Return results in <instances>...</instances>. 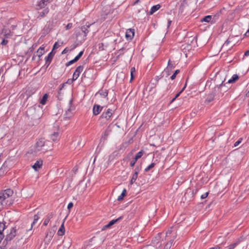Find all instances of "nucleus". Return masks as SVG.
I'll use <instances>...</instances> for the list:
<instances>
[{
  "label": "nucleus",
  "mask_w": 249,
  "mask_h": 249,
  "mask_svg": "<svg viewBox=\"0 0 249 249\" xmlns=\"http://www.w3.org/2000/svg\"><path fill=\"white\" fill-rule=\"evenodd\" d=\"M53 216V213H51L49 214H48L46 216V218L45 219L44 222H43V225L47 226L48 224L49 223L50 219L52 218Z\"/></svg>",
  "instance_id": "nucleus-22"
},
{
  "label": "nucleus",
  "mask_w": 249,
  "mask_h": 249,
  "mask_svg": "<svg viewBox=\"0 0 249 249\" xmlns=\"http://www.w3.org/2000/svg\"><path fill=\"white\" fill-rule=\"evenodd\" d=\"M176 98H175V97L174 98H173V99L171 101V103L173 102L176 100Z\"/></svg>",
  "instance_id": "nucleus-62"
},
{
  "label": "nucleus",
  "mask_w": 249,
  "mask_h": 249,
  "mask_svg": "<svg viewBox=\"0 0 249 249\" xmlns=\"http://www.w3.org/2000/svg\"><path fill=\"white\" fill-rule=\"evenodd\" d=\"M20 232L16 227H13L10 229V232L6 235L3 244L6 246L9 242H10L15 237L18 236Z\"/></svg>",
  "instance_id": "nucleus-4"
},
{
  "label": "nucleus",
  "mask_w": 249,
  "mask_h": 249,
  "mask_svg": "<svg viewBox=\"0 0 249 249\" xmlns=\"http://www.w3.org/2000/svg\"><path fill=\"white\" fill-rule=\"evenodd\" d=\"M239 79V76L237 74H234L232 77L229 80L228 83H232L235 82L236 80Z\"/></svg>",
  "instance_id": "nucleus-25"
},
{
  "label": "nucleus",
  "mask_w": 249,
  "mask_h": 249,
  "mask_svg": "<svg viewBox=\"0 0 249 249\" xmlns=\"http://www.w3.org/2000/svg\"><path fill=\"white\" fill-rule=\"evenodd\" d=\"M122 218V216H120V217H119L117 219H113L111 221H110L109 223H108V225L110 226H112L113 225H114L115 223H116L118 221H119V220L121 219Z\"/></svg>",
  "instance_id": "nucleus-34"
},
{
  "label": "nucleus",
  "mask_w": 249,
  "mask_h": 249,
  "mask_svg": "<svg viewBox=\"0 0 249 249\" xmlns=\"http://www.w3.org/2000/svg\"><path fill=\"white\" fill-rule=\"evenodd\" d=\"M83 53H84V51H81L79 54L75 57V58L69 61L68 62H67L66 64V67H68L69 66H70L73 63L77 62L80 58L82 56V55L83 54Z\"/></svg>",
  "instance_id": "nucleus-11"
},
{
  "label": "nucleus",
  "mask_w": 249,
  "mask_h": 249,
  "mask_svg": "<svg viewBox=\"0 0 249 249\" xmlns=\"http://www.w3.org/2000/svg\"><path fill=\"white\" fill-rule=\"evenodd\" d=\"M64 221H63V223L61 225L60 227L59 228L57 231V234L59 236H62L65 233V228L64 226Z\"/></svg>",
  "instance_id": "nucleus-19"
},
{
  "label": "nucleus",
  "mask_w": 249,
  "mask_h": 249,
  "mask_svg": "<svg viewBox=\"0 0 249 249\" xmlns=\"http://www.w3.org/2000/svg\"><path fill=\"white\" fill-rule=\"evenodd\" d=\"M26 113L29 117L39 118L42 114V110L39 105L29 107Z\"/></svg>",
  "instance_id": "nucleus-1"
},
{
  "label": "nucleus",
  "mask_w": 249,
  "mask_h": 249,
  "mask_svg": "<svg viewBox=\"0 0 249 249\" xmlns=\"http://www.w3.org/2000/svg\"><path fill=\"white\" fill-rule=\"evenodd\" d=\"M171 22H172V21L171 20L169 19L168 20V24H167V28H168L170 27V26L171 24Z\"/></svg>",
  "instance_id": "nucleus-54"
},
{
  "label": "nucleus",
  "mask_w": 249,
  "mask_h": 249,
  "mask_svg": "<svg viewBox=\"0 0 249 249\" xmlns=\"http://www.w3.org/2000/svg\"><path fill=\"white\" fill-rule=\"evenodd\" d=\"M71 109L70 108L66 111V113L65 114V118L70 119L71 117Z\"/></svg>",
  "instance_id": "nucleus-32"
},
{
  "label": "nucleus",
  "mask_w": 249,
  "mask_h": 249,
  "mask_svg": "<svg viewBox=\"0 0 249 249\" xmlns=\"http://www.w3.org/2000/svg\"><path fill=\"white\" fill-rule=\"evenodd\" d=\"M55 53V52H53V51H52V52L48 54L47 56L45 57V60L46 62V65H47V67H48L51 64Z\"/></svg>",
  "instance_id": "nucleus-9"
},
{
  "label": "nucleus",
  "mask_w": 249,
  "mask_h": 249,
  "mask_svg": "<svg viewBox=\"0 0 249 249\" xmlns=\"http://www.w3.org/2000/svg\"><path fill=\"white\" fill-rule=\"evenodd\" d=\"M176 98H175V97L174 98H173V99L171 101V103L173 102L176 100Z\"/></svg>",
  "instance_id": "nucleus-63"
},
{
  "label": "nucleus",
  "mask_w": 249,
  "mask_h": 249,
  "mask_svg": "<svg viewBox=\"0 0 249 249\" xmlns=\"http://www.w3.org/2000/svg\"><path fill=\"white\" fill-rule=\"evenodd\" d=\"M233 38V37H230L224 43V44L223 45L222 48H224L226 47H227L230 43L231 42V39Z\"/></svg>",
  "instance_id": "nucleus-35"
},
{
  "label": "nucleus",
  "mask_w": 249,
  "mask_h": 249,
  "mask_svg": "<svg viewBox=\"0 0 249 249\" xmlns=\"http://www.w3.org/2000/svg\"><path fill=\"white\" fill-rule=\"evenodd\" d=\"M174 68V64L171 63V61L169 60L168 62V66L164 70L162 73H166L167 75H169V72Z\"/></svg>",
  "instance_id": "nucleus-13"
},
{
  "label": "nucleus",
  "mask_w": 249,
  "mask_h": 249,
  "mask_svg": "<svg viewBox=\"0 0 249 249\" xmlns=\"http://www.w3.org/2000/svg\"><path fill=\"white\" fill-rule=\"evenodd\" d=\"M135 31L134 29H128L126 30L125 33V37L127 40H131L134 36Z\"/></svg>",
  "instance_id": "nucleus-10"
},
{
  "label": "nucleus",
  "mask_w": 249,
  "mask_h": 249,
  "mask_svg": "<svg viewBox=\"0 0 249 249\" xmlns=\"http://www.w3.org/2000/svg\"><path fill=\"white\" fill-rule=\"evenodd\" d=\"M225 84H224L223 82H222L219 86L215 87L214 91L217 92L219 97L222 96L224 92L228 90L229 88L225 86Z\"/></svg>",
  "instance_id": "nucleus-6"
},
{
  "label": "nucleus",
  "mask_w": 249,
  "mask_h": 249,
  "mask_svg": "<svg viewBox=\"0 0 249 249\" xmlns=\"http://www.w3.org/2000/svg\"><path fill=\"white\" fill-rule=\"evenodd\" d=\"M59 47H60V45H59L57 42H55L53 45L52 51H53L54 50L57 49Z\"/></svg>",
  "instance_id": "nucleus-45"
},
{
  "label": "nucleus",
  "mask_w": 249,
  "mask_h": 249,
  "mask_svg": "<svg viewBox=\"0 0 249 249\" xmlns=\"http://www.w3.org/2000/svg\"><path fill=\"white\" fill-rule=\"evenodd\" d=\"M212 18V17L211 16L208 15L204 17L203 18L201 19V22H209L211 20Z\"/></svg>",
  "instance_id": "nucleus-27"
},
{
  "label": "nucleus",
  "mask_w": 249,
  "mask_h": 249,
  "mask_svg": "<svg viewBox=\"0 0 249 249\" xmlns=\"http://www.w3.org/2000/svg\"><path fill=\"white\" fill-rule=\"evenodd\" d=\"M247 96H249V91L246 94Z\"/></svg>",
  "instance_id": "nucleus-64"
},
{
  "label": "nucleus",
  "mask_w": 249,
  "mask_h": 249,
  "mask_svg": "<svg viewBox=\"0 0 249 249\" xmlns=\"http://www.w3.org/2000/svg\"><path fill=\"white\" fill-rule=\"evenodd\" d=\"M53 235V232L50 231L48 232L46 235L45 239L47 240L49 242L52 239Z\"/></svg>",
  "instance_id": "nucleus-26"
},
{
  "label": "nucleus",
  "mask_w": 249,
  "mask_h": 249,
  "mask_svg": "<svg viewBox=\"0 0 249 249\" xmlns=\"http://www.w3.org/2000/svg\"><path fill=\"white\" fill-rule=\"evenodd\" d=\"M13 194V191L10 189H7L0 192V210L2 208L6 199L11 196Z\"/></svg>",
  "instance_id": "nucleus-3"
},
{
  "label": "nucleus",
  "mask_w": 249,
  "mask_h": 249,
  "mask_svg": "<svg viewBox=\"0 0 249 249\" xmlns=\"http://www.w3.org/2000/svg\"><path fill=\"white\" fill-rule=\"evenodd\" d=\"M49 9L48 8L44 9L42 11L38 12V18H43L45 15L47 14L49 12Z\"/></svg>",
  "instance_id": "nucleus-18"
},
{
  "label": "nucleus",
  "mask_w": 249,
  "mask_h": 249,
  "mask_svg": "<svg viewBox=\"0 0 249 249\" xmlns=\"http://www.w3.org/2000/svg\"><path fill=\"white\" fill-rule=\"evenodd\" d=\"M77 170H78V169L76 167H74V168L73 169V170L75 172H76Z\"/></svg>",
  "instance_id": "nucleus-60"
},
{
  "label": "nucleus",
  "mask_w": 249,
  "mask_h": 249,
  "mask_svg": "<svg viewBox=\"0 0 249 249\" xmlns=\"http://www.w3.org/2000/svg\"><path fill=\"white\" fill-rule=\"evenodd\" d=\"M174 229V228L172 227L169 229L168 230V231H166V237H168L169 235H170L172 233V232L173 231Z\"/></svg>",
  "instance_id": "nucleus-40"
},
{
  "label": "nucleus",
  "mask_w": 249,
  "mask_h": 249,
  "mask_svg": "<svg viewBox=\"0 0 249 249\" xmlns=\"http://www.w3.org/2000/svg\"><path fill=\"white\" fill-rule=\"evenodd\" d=\"M138 175H137V173H134L133 174L132 177L130 181V184L131 185H132L135 182V181L136 180V179L137 178Z\"/></svg>",
  "instance_id": "nucleus-31"
},
{
  "label": "nucleus",
  "mask_w": 249,
  "mask_h": 249,
  "mask_svg": "<svg viewBox=\"0 0 249 249\" xmlns=\"http://www.w3.org/2000/svg\"><path fill=\"white\" fill-rule=\"evenodd\" d=\"M244 36H249V29L246 32V33L245 34Z\"/></svg>",
  "instance_id": "nucleus-57"
},
{
  "label": "nucleus",
  "mask_w": 249,
  "mask_h": 249,
  "mask_svg": "<svg viewBox=\"0 0 249 249\" xmlns=\"http://www.w3.org/2000/svg\"><path fill=\"white\" fill-rule=\"evenodd\" d=\"M8 40L6 39L5 38H4L2 39V42H1V44L2 45H5L7 44Z\"/></svg>",
  "instance_id": "nucleus-49"
},
{
  "label": "nucleus",
  "mask_w": 249,
  "mask_h": 249,
  "mask_svg": "<svg viewBox=\"0 0 249 249\" xmlns=\"http://www.w3.org/2000/svg\"><path fill=\"white\" fill-rule=\"evenodd\" d=\"M182 92V91H180L178 93L175 97V98H177L180 94V93Z\"/></svg>",
  "instance_id": "nucleus-55"
},
{
  "label": "nucleus",
  "mask_w": 249,
  "mask_h": 249,
  "mask_svg": "<svg viewBox=\"0 0 249 249\" xmlns=\"http://www.w3.org/2000/svg\"><path fill=\"white\" fill-rule=\"evenodd\" d=\"M3 168H4V167L3 165L2 167L0 169V177L4 174V171L3 170Z\"/></svg>",
  "instance_id": "nucleus-46"
},
{
  "label": "nucleus",
  "mask_w": 249,
  "mask_h": 249,
  "mask_svg": "<svg viewBox=\"0 0 249 249\" xmlns=\"http://www.w3.org/2000/svg\"><path fill=\"white\" fill-rule=\"evenodd\" d=\"M237 244L238 242L232 244L228 247V249H234L235 248V247L237 245Z\"/></svg>",
  "instance_id": "nucleus-41"
},
{
  "label": "nucleus",
  "mask_w": 249,
  "mask_h": 249,
  "mask_svg": "<svg viewBox=\"0 0 249 249\" xmlns=\"http://www.w3.org/2000/svg\"><path fill=\"white\" fill-rule=\"evenodd\" d=\"M73 204L72 202H70L68 204V209H69V210H71V209L73 207Z\"/></svg>",
  "instance_id": "nucleus-51"
},
{
  "label": "nucleus",
  "mask_w": 249,
  "mask_h": 249,
  "mask_svg": "<svg viewBox=\"0 0 249 249\" xmlns=\"http://www.w3.org/2000/svg\"><path fill=\"white\" fill-rule=\"evenodd\" d=\"M160 8V4H157V5L153 6L151 8V10L150 11V14L152 15L156 11L158 10Z\"/></svg>",
  "instance_id": "nucleus-23"
},
{
  "label": "nucleus",
  "mask_w": 249,
  "mask_h": 249,
  "mask_svg": "<svg viewBox=\"0 0 249 249\" xmlns=\"http://www.w3.org/2000/svg\"><path fill=\"white\" fill-rule=\"evenodd\" d=\"M44 47L42 46H40L36 51V53L39 58L44 53Z\"/></svg>",
  "instance_id": "nucleus-17"
},
{
  "label": "nucleus",
  "mask_w": 249,
  "mask_h": 249,
  "mask_svg": "<svg viewBox=\"0 0 249 249\" xmlns=\"http://www.w3.org/2000/svg\"><path fill=\"white\" fill-rule=\"evenodd\" d=\"M104 108V107H101L99 105L95 104L93 107V114L94 115H98Z\"/></svg>",
  "instance_id": "nucleus-12"
},
{
  "label": "nucleus",
  "mask_w": 249,
  "mask_h": 249,
  "mask_svg": "<svg viewBox=\"0 0 249 249\" xmlns=\"http://www.w3.org/2000/svg\"><path fill=\"white\" fill-rule=\"evenodd\" d=\"M72 24L71 23H68L65 27L66 30H69L71 28Z\"/></svg>",
  "instance_id": "nucleus-47"
},
{
  "label": "nucleus",
  "mask_w": 249,
  "mask_h": 249,
  "mask_svg": "<svg viewBox=\"0 0 249 249\" xmlns=\"http://www.w3.org/2000/svg\"><path fill=\"white\" fill-rule=\"evenodd\" d=\"M185 4H186V3L183 1L180 5L179 10L181 11V13L183 12V9Z\"/></svg>",
  "instance_id": "nucleus-43"
},
{
  "label": "nucleus",
  "mask_w": 249,
  "mask_h": 249,
  "mask_svg": "<svg viewBox=\"0 0 249 249\" xmlns=\"http://www.w3.org/2000/svg\"><path fill=\"white\" fill-rule=\"evenodd\" d=\"M124 50V48H122L120 49L118 51V53H119V55H122V54H123L124 53V52H123Z\"/></svg>",
  "instance_id": "nucleus-52"
},
{
  "label": "nucleus",
  "mask_w": 249,
  "mask_h": 249,
  "mask_svg": "<svg viewBox=\"0 0 249 249\" xmlns=\"http://www.w3.org/2000/svg\"><path fill=\"white\" fill-rule=\"evenodd\" d=\"M144 153V151L143 150H141V151L139 152L138 153H137V154L136 155V156H135V158L138 160L140 158H141L142 156L143 155Z\"/></svg>",
  "instance_id": "nucleus-37"
},
{
  "label": "nucleus",
  "mask_w": 249,
  "mask_h": 249,
  "mask_svg": "<svg viewBox=\"0 0 249 249\" xmlns=\"http://www.w3.org/2000/svg\"><path fill=\"white\" fill-rule=\"evenodd\" d=\"M136 72V70L135 67H132L131 68L130 71V74H131V79L130 82H131L134 78L135 75L134 73Z\"/></svg>",
  "instance_id": "nucleus-30"
},
{
  "label": "nucleus",
  "mask_w": 249,
  "mask_h": 249,
  "mask_svg": "<svg viewBox=\"0 0 249 249\" xmlns=\"http://www.w3.org/2000/svg\"><path fill=\"white\" fill-rule=\"evenodd\" d=\"M2 33L5 38H9L12 36L11 31L8 29H3Z\"/></svg>",
  "instance_id": "nucleus-16"
},
{
  "label": "nucleus",
  "mask_w": 249,
  "mask_h": 249,
  "mask_svg": "<svg viewBox=\"0 0 249 249\" xmlns=\"http://www.w3.org/2000/svg\"><path fill=\"white\" fill-rule=\"evenodd\" d=\"M179 72V70H177L175 71L173 74L170 77L171 79L174 80L176 77L177 75Z\"/></svg>",
  "instance_id": "nucleus-39"
},
{
  "label": "nucleus",
  "mask_w": 249,
  "mask_h": 249,
  "mask_svg": "<svg viewBox=\"0 0 249 249\" xmlns=\"http://www.w3.org/2000/svg\"><path fill=\"white\" fill-rule=\"evenodd\" d=\"M141 170V166L136 167L135 169L134 173H137V174L138 175V174Z\"/></svg>",
  "instance_id": "nucleus-44"
},
{
  "label": "nucleus",
  "mask_w": 249,
  "mask_h": 249,
  "mask_svg": "<svg viewBox=\"0 0 249 249\" xmlns=\"http://www.w3.org/2000/svg\"><path fill=\"white\" fill-rule=\"evenodd\" d=\"M208 194H209V193L207 192V193L202 195L201 196V198L204 199V198H206L208 196Z\"/></svg>",
  "instance_id": "nucleus-50"
},
{
  "label": "nucleus",
  "mask_w": 249,
  "mask_h": 249,
  "mask_svg": "<svg viewBox=\"0 0 249 249\" xmlns=\"http://www.w3.org/2000/svg\"><path fill=\"white\" fill-rule=\"evenodd\" d=\"M100 95L101 97L106 98L107 100H108V90L105 89H101L99 90L96 94V95Z\"/></svg>",
  "instance_id": "nucleus-14"
},
{
  "label": "nucleus",
  "mask_w": 249,
  "mask_h": 249,
  "mask_svg": "<svg viewBox=\"0 0 249 249\" xmlns=\"http://www.w3.org/2000/svg\"><path fill=\"white\" fill-rule=\"evenodd\" d=\"M39 219V216L38 215V213L35 214L34 217V221L32 224V227L34 225H35L36 223Z\"/></svg>",
  "instance_id": "nucleus-33"
},
{
  "label": "nucleus",
  "mask_w": 249,
  "mask_h": 249,
  "mask_svg": "<svg viewBox=\"0 0 249 249\" xmlns=\"http://www.w3.org/2000/svg\"><path fill=\"white\" fill-rule=\"evenodd\" d=\"M48 94L46 93V94H44L43 97L40 101V102H39L40 104H41L42 105H45L47 102V101L48 100Z\"/></svg>",
  "instance_id": "nucleus-24"
},
{
  "label": "nucleus",
  "mask_w": 249,
  "mask_h": 249,
  "mask_svg": "<svg viewBox=\"0 0 249 249\" xmlns=\"http://www.w3.org/2000/svg\"><path fill=\"white\" fill-rule=\"evenodd\" d=\"M43 164L42 160H37L36 161L35 164L32 166L33 168H34L36 171H37L38 169L40 168Z\"/></svg>",
  "instance_id": "nucleus-15"
},
{
  "label": "nucleus",
  "mask_w": 249,
  "mask_h": 249,
  "mask_svg": "<svg viewBox=\"0 0 249 249\" xmlns=\"http://www.w3.org/2000/svg\"><path fill=\"white\" fill-rule=\"evenodd\" d=\"M113 114V111L110 108L107 109V110H104L100 116L99 121L102 124H106L110 120Z\"/></svg>",
  "instance_id": "nucleus-5"
},
{
  "label": "nucleus",
  "mask_w": 249,
  "mask_h": 249,
  "mask_svg": "<svg viewBox=\"0 0 249 249\" xmlns=\"http://www.w3.org/2000/svg\"><path fill=\"white\" fill-rule=\"evenodd\" d=\"M72 103V99H71L69 102L70 105H71Z\"/></svg>",
  "instance_id": "nucleus-61"
},
{
  "label": "nucleus",
  "mask_w": 249,
  "mask_h": 249,
  "mask_svg": "<svg viewBox=\"0 0 249 249\" xmlns=\"http://www.w3.org/2000/svg\"><path fill=\"white\" fill-rule=\"evenodd\" d=\"M173 242V239L170 240L169 242H168L165 245L163 249H169L171 248V247L172 246Z\"/></svg>",
  "instance_id": "nucleus-36"
},
{
  "label": "nucleus",
  "mask_w": 249,
  "mask_h": 249,
  "mask_svg": "<svg viewBox=\"0 0 249 249\" xmlns=\"http://www.w3.org/2000/svg\"><path fill=\"white\" fill-rule=\"evenodd\" d=\"M186 84H185V85H184V87L182 88V89L181 90V91H182V92L184 90V89H185L186 88Z\"/></svg>",
  "instance_id": "nucleus-59"
},
{
  "label": "nucleus",
  "mask_w": 249,
  "mask_h": 249,
  "mask_svg": "<svg viewBox=\"0 0 249 249\" xmlns=\"http://www.w3.org/2000/svg\"><path fill=\"white\" fill-rule=\"evenodd\" d=\"M51 0H40L38 2L37 4L36 5V9H41L44 8L51 1Z\"/></svg>",
  "instance_id": "nucleus-8"
},
{
  "label": "nucleus",
  "mask_w": 249,
  "mask_h": 249,
  "mask_svg": "<svg viewBox=\"0 0 249 249\" xmlns=\"http://www.w3.org/2000/svg\"><path fill=\"white\" fill-rule=\"evenodd\" d=\"M90 25L83 26L81 28V31L84 34V36H86L89 32V28Z\"/></svg>",
  "instance_id": "nucleus-21"
},
{
  "label": "nucleus",
  "mask_w": 249,
  "mask_h": 249,
  "mask_svg": "<svg viewBox=\"0 0 249 249\" xmlns=\"http://www.w3.org/2000/svg\"><path fill=\"white\" fill-rule=\"evenodd\" d=\"M68 52V50H67L66 48H65L62 52V54H64V53H67Z\"/></svg>",
  "instance_id": "nucleus-58"
},
{
  "label": "nucleus",
  "mask_w": 249,
  "mask_h": 249,
  "mask_svg": "<svg viewBox=\"0 0 249 249\" xmlns=\"http://www.w3.org/2000/svg\"><path fill=\"white\" fill-rule=\"evenodd\" d=\"M155 166V163L154 162H153L151 163L149 166H148L145 169L144 171L147 172L149 171L150 169L153 168Z\"/></svg>",
  "instance_id": "nucleus-38"
},
{
  "label": "nucleus",
  "mask_w": 249,
  "mask_h": 249,
  "mask_svg": "<svg viewBox=\"0 0 249 249\" xmlns=\"http://www.w3.org/2000/svg\"><path fill=\"white\" fill-rule=\"evenodd\" d=\"M48 143H50L49 141H45L43 138L39 139L36 142L35 145V151H39L41 150H44L45 151H48L51 149L50 148L52 147L48 146Z\"/></svg>",
  "instance_id": "nucleus-2"
},
{
  "label": "nucleus",
  "mask_w": 249,
  "mask_h": 249,
  "mask_svg": "<svg viewBox=\"0 0 249 249\" xmlns=\"http://www.w3.org/2000/svg\"><path fill=\"white\" fill-rule=\"evenodd\" d=\"M214 96L215 95L213 93H210L206 99V101H207L208 103L212 102L213 100Z\"/></svg>",
  "instance_id": "nucleus-29"
},
{
  "label": "nucleus",
  "mask_w": 249,
  "mask_h": 249,
  "mask_svg": "<svg viewBox=\"0 0 249 249\" xmlns=\"http://www.w3.org/2000/svg\"><path fill=\"white\" fill-rule=\"evenodd\" d=\"M84 67L83 66H79L76 69L75 71L73 74L72 80H76L79 76L80 73L83 71Z\"/></svg>",
  "instance_id": "nucleus-7"
},
{
  "label": "nucleus",
  "mask_w": 249,
  "mask_h": 249,
  "mask_svg": "<svg viewBox=\"0 0 249 249\" xmlns=\"http://www.w3.org/2000/svg\"><path fill=\"white\" fill-rule=\"evenodd\" d=\"M50 138L53 142H55L58 140L59 139L58 132H54L53 134H51L50 136Z\"/></svg>",
  "instance_id": "nucleus-20"
},
{
  "label": "nucleus",
  "mask_w": 249,
  "mask_h": 249,
  "mask_svg": "<svg viewBox=\"0 0 249 249\" xmlns=\"http://www.w3.org/2000/svg\"><path fill=\"white\" fill-rule=\"evenodd\" d=\"M241 141H242V139H240L239 140H238L237 141H236L234 144V146L235 147L238 146L241 142Z\"/></svg>",
  "instance_id": "nucleus-48"
},
{
  "label": "nucleus",
  "mask_w": 249,
  "mask_h": 249,
  "mask_svg": "<svg viewBox=\"0 0 249 249\" xmlns=\"http://www.w3.org/2000/svg\"><path fill=\"white\" fill-rule=\"evenodd\" d=\"M111 227L110 226L108 225V223L107 224V225H105V226L103 227V228H102V230H106V229L108 228H109V227Z\"/></svg>",
  "instance_id": "nucleus-53"
},
{
  "label": "nucleus",
  "mask_w": 249,
  "mask_h": 249,
  "mask_svg": "<svg viewBox=\"0 0 249 249\" xmlns=\"http://www.w3.org/2000/svg\"><path fill=\"white\" fill-rule=\"evenodd\" d=\"M126 189H124L123 190L122 194L118 196L117 200L118 201L123 200L124 197L126 196Z\"/></svg>",
  "instance_id": "nucleus-28"
},
{
  "label": "nucleus",
  "mask_w": 249,
  "mask_h": 249,
  "mask_svg": "<svg viewBox=\"0 0 249 249\" xmlns=\"http://www.w3.org/2000/svg\"><path fill=\"white\" fill-rule=\"evenodd\" d=\"M244 55L246 56H248L249 55V50L245 53Z\"/></svg>",
  "instance_id": "nucleus-56"
},
{
  "label": "nucleus",
  "mask_w": 249,
  "mask_h": 249,
  "mask_svg": "<svg viewBox=\"0 0 249 249\" xmlns=\"http://www.w3.org/2000/svg\"><path fill=\"white\" fill-rule=\"evenodd\" d=\"M137 160H137V159H136L134 157V159H133L131 161V162H130V166H131V167H133V166L135 165V163H136V161H137Z\"/></svg>",
  "instance_id": "nucleus-42"
}]
</instances>
